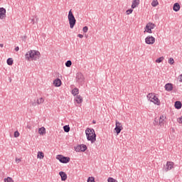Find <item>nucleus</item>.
Returning a JSON list of instances; mask_svg holds the SVG:
<instances>
[{"instance_id": "1", "label": "nucleus", "mask_w": 182, "mask_h": 182, "mask_svg": "<svg viewBox=\"0 0 182 182\" xmlns=\"http://www.w3.org/2000/svg\"><path fill=\"white\" fill-rule=\"evenodd\" d=\"M26 60H38L41 58V53L38 50H31L25 55Z\"/></svg>"}, {"instance_id": "2", "label": "nucleus", "mask_w": 182, "mask_h": 182, "mask_svg": "<svg viewBox=\"0 0 182 182\" xmlns=\"http://www.w3.org/2000/svg\"><path fill=\"white\" fill-rule=\"evenodd\" d=\"M85 134L88 141H91V143H95L96 141V133L95 132V129L87 128Z\"/></svg>"}, {"instance_id": "3", "label": "nucleus", "mask_w": 182, "mask_h": 182, "mask_svg": "<svg viewBox=\"0 0 182 182\" xmlns=\"http://www.w3.org/2000/svg\"><path fill=\"white\" fill-rule=\"evenodd\" d=\"M68 21L70 29H73V28H75V26L76 25V18H75V16L72 12V9L70 10L68 12Z\"/></svg>"}, {"instance_id": "4", "label": "nucleus", "mask_w": 182, "mask_h": 182, "mask_svg": "<svg viewBox=\"0 0 182 182\" xmlns=\"http://www.w3.org/2000/svg\"><path fill=\"white\" fill-rule=\"evenodd\" d=\"M147 98L150 102H152V103H154V105H157V106H160V100L156 95L153 93H149L147 95Z\"/></svg>"}, {"instance_id": "5", "label": "nucleus", "mask_w": 182, "mask_h": 182, "mask_svg": "<svg viewBox=\"0 0 182 182\" xmlns=\"http://www.w3.org/2000/svg\"><path fill=\"white\" fill-rule=\"evenodd\" d=\"M57 160H59V161L63 164H66L70 161V158L64 156L63 155H58L57 156Z\"/></svg>"}, {"instance_id": "6", "label": "nucleus", "mask_w": 182, "mask_h": 182, "mask_svg": "<svg viewBox=\"0 0 182 182\" xmlns=\"http://www.w3.org/2000/svg\"><path fill=\"white\" fill-rule=\"evenodd\" d=\"M156 28V24L149 22L146 24V26H145V32H147V33H153V31H151V29H154Z\"/></svg>"}, {"instance_id": "7", "label": "nucleus", "mask_w": 182, "mask_h": 182, "mask_svg": "<svg viewBox=\"0 0 182 182\" xmlns=\"http://www.w3.org/2000/svg\"><path fill=\"white\" fill-rule=\"evenodd\" d=\"M75 79L76 82L80 85H82V83L85 82V76H83V74H82V73H77L76 74Z\"/></svg>"}, {"instance_id": "8", "label": "nucleus", "mask_w": 182, "mask_h": 182, "mask_svg": "<svg viewBox=\"0 0 182 182\" xmlns=\"http://www.w3.org/2000/svg\"><path fill=\"white\" fill-rule=\"evenodd\" d=\"M122 129H123V125L122 124V123L116 121L114 130L117 134H120V132H122Z\"/></svg>"}, {"instance_id": "9", "label": "nucleus", "mask_w": 182, "mask_h": 182, "mask_svg": "<svg viewBox=\"0 0 182 182\" xmlns=\"http://www.w3.org/2000/svg\"><path fill=\"white\" fill-rule=\"evenodd\" d=\"M173 168H174V162L167 161L166 165L164 170V171L167 172V171H170V170H171Z\"/></svg>"}, {"instance_id": "10", "label": "nucleus", "mask_w": 182, "mask_h": 182, "mask_svg": "<svg viewBox=\"0 0 182 182\" xmlns=\"http://www.w3.org/2000/svg\"><path fill=\"white\" fill-rule=\"evenodd\" d=\"M87 149V146L85 144H80V145H77V146L75 147V151H86V150Z\"/></svg>"}, {"instance_id": "11", "label": "nucleus", "mask_w": 182, "mask_h": 182, "mask_svg": "<svg viewBox=\"0 0 182 182\" xmlns=\"http://www.w3.org/2000/svg\"><path fill=\"white\" fill-rule=\"evenodd\" d=\"M145 42L147 45H153V43L156 42V38L153 36H149L145 38Z\"/></svg>"}, {"instance_id": "12", "label": "nucleus", "mask_w": 182, "mask_h": 182, "mask_svg": "<svg viewBox=\"0 0 182 182\" xmlns=\"http://www.w3.org/2000/svg\"><path fill=\"white\" fill-rule=\"evenodd\" d=\"M166 119V116L161 115L159 118H158L159 121V125L161 127L164 126L166 121L164 120Z\"/></svg>"}, {"instance_id": "13", "label": "nucleus", "mask_w": 182, "mask_h": 182, "mask_svg": "<svg viewBox=\"0 0 182 182\" xmlns=\"http://www.w3.org/2000/svg\"><path fill=\"white\" fill-rule=\"evenodd\" d=\"M6 16V9L5 8H0V19H4Z\"/></svg>"}, {"instance_id": "14", "label": "nucleus", "mask_w": 182, "mask_h": 182, "mask_svg": "<svg viewBox=\"0 0 182 182\" xmlns=\"http://www.w3.org/2000/svg\"><path fill=\"white\" fill-rule=\"evenodd\" d=\"M164 87H165V90H166V92H171V90H173V89H174V87H173L172 83H166Z\"/></svg>"}, {"instance_id": "15", "label": "nucleus", "mask_w": 182, "mask_h": 182, "mask_svg": "<svg viewBox=\"0 0 182 182\" xmlns=\"http://www.w3.org/2000/svg\"><path fill=\"white\" fill-rule=\"evenodd\" d=\"M59 174L61 177L62 181H66V180H68V175L66 174V173H65L63 171H60Z\"/></svg>"}, {"instance_id": "16", "label": "nucleus", "mask_w": 182, "mask_h": 182, "mask_svg": "<svg viewBox=\"0 0 182 182\" xmlns=\"http://www.w3.org/2000/svg\"><path fill=\"white\" fill-rule=\"evenodd\" d=\"M140 5V0H134L132 1V8L134 9V8H137Z\"/></svg>"}, {"instance_id": "17", "label": "nucleus", "mask_w": 182, "mask_h": 182, "mask_svg": "<svg viewBox=\"0 0 182 182\" xmlns=\"http://www.w3.org/2000/svg\"><path fill=\"white\" fill-rule=\"evenodd\" d=\"M53 83L56 87H60V85H62V81L60 80V79L57 78L53 81Z\"/></svg>"}, {"instance_id": "18", "label": "nucleus", "mask_w": 182, "mask_h": 182, "mask_svg": "<svg viewBox=\"0 0 182 182\" xmlns=\"http://www.w3.org/2000/svg\"><path fill=\"white\" fill-rule=\"evenodd\" d=\"M173 9L175 12H178L180 11V4L175 3L173 4Z\"/></svg>"}, {"instance_id": "19", "label": "nucleus", "mask_w": 182, "mask_h": 182, "mask_svg": "<svg viewBox=\"0 0 182 182\" xmlns=\"http://www.w3.org/2000/svg\"><path fill=\"white\" fill-rule=\"evenodd\" d=\"M75 102L78 105H80V103H82V102H83V98H82V96H80V95H77L75 97Z\"/></svg>"}, {"instance_id": "20", "label": "nucleus", "mask_w": 182, "mask_h": 182, "mask_svg": "<svg viewBox=\"0 0 182 182\" xmlns=\"http://www.w3.org/2000/svg\"><path fill=\"white\" fill-rule=\"evenodd\" d=\"M174 106H175V109H181V107H182L181 102L176 101Z\"/></svg>"}, {"instance_id": "21", "label": "nucleus", "mask_w": 182, "mask_h": 182, "mask_svg": "<svg viewBox=\"0 0 182 182\" xmlns=\"http://www.w3.org/2000/svg\"><path fill=\"white\" fill-rule=\"evenodd\" d=\"M38 133H39V134L43 135L46 133V129H45V127H43L38 129Z\"/></svg>"}, {"instance_id": "22", "label": "nucleus", "mask_w": 182, "mask_h": 182, "mask_svg": "<svg viewBox=\"0 0 182 182\" xmlns=\"http://www.w3.org/2000/svg\"><path fill=\"white\" fill-rule=\"evenodd\" d=\"M72 95H73V96H76V95H79V89L75 87L72 90Z\"/></svg>"}, {"instance_id": "23", "label": "nucleus", "mask_w": 182, "mask_h": 182, "mask_svg": "<svg viewBox=\"0 0 182 182\" xmlns=\"http://www.w3.org/2000/svg\"><path fill=\"white\" fill-rule=\"evenodd\" d=\"M63 130L65 133H69V132H70V127H69V125H65L63 127Z\"/></svg>"}, {"instance_id": "24", "label": "nucleus", "mask_w": 182, "mask_h": 182, "mask_svg": "<svg viewBox=\"0 0 182 182\" xmlns=\"http://www.w3.org/2000/svg\"><path fill=\"white\" fill-rule=\"evenodd\" d=\"M45 102V99L43 97H40L39 99L37 100L36 103L37 105H42Z\"/></svg>"}, {"instance_id": "25", "label": "nucleus", "mask_w": 182, "mask_h": 182, "mask_svg": "<svg viewBox=\"0 0 182 182\" xmlns=\"http://www.w3.org/2000/svg\"><path fill=\"white\" fill-rule=\"evenodd\" d=\"M37 157L38 159H43V157H45V154L42 151H38Z\"/></svg>"}, {"instance_id": "26", "label": "nucleus", "mask_w": 182, "mask_h": 182, "mask_svg": "<svg viewBox=\"0 0 182 182\" xmlns=\"http://www.w3.org/2000/svg\"><path fill=\"white\" fill-rule=\"evenodd\" d=\"M7 65H9V66H12V65H14V60L11 58H8Z\"/></svg>"}, {"instance_id": "27", "label": "nucleus", "mask_w": 182, "mask_h": 182, "mask_svg": "<svg viewBox=\"0 0 182 182\" xmlns=\"http://www.w3.org/2000/svg\"><path fill=\"white\" fill-rule=\"evenodd\" d=\"M164 60V57H160L156 60V63H161Z\"/></svg>"}, {"instance_id": "28", "label": "nucleus", "mask_w": 182, "mask_h": 182, "mask_svg": "<svg viewBox=\"0 0 182 182\" xmlns=\"http://www.w3.org/2000/svg\"><path fill=\"white\" fill-rule=\"evenodd\" d=\"M66 68H70L72 66V61L70 60L65 63Z\"/></svg>"}, {"instance_id": "29", "label": "nucleus", "mask_w": 182, "mask_h": 182, "mask_svg": "<svg viewBox=\"0 0 182 182\" xmlns=\"http://www.w3.org/2000/svg\"><path fill=\"white\" fill-rule=\"evenodd\" d=\"M4 182H14V179L11 177H7L4 178Z\"/></svg>"}, {"instance_id": "30", "label": "nucleus", "mask_w": 182, "mask_h": 182, "mask_svg": "<svg viewBox=\"0 0 182 182\" xmlns=\"http://www.w3.org/2000/svg\"><path fill=\"white\" fill-rule=\"evenodd\" d=\"M151 5L153 6H157V5H159V1L157 0H153L151 2Z\"/></svg>"}, {"instance_id": "31", "label": "nucleus", "mask_w": 182, "mask_h": 182, "mask_svg": "<svg viewBox=\"0 0 182 182\" xmlns=\"http://www.w3.org/2000/svg\"><path fill=\"white\" fill-rule=\"evenodd\" d=\"M159 124V118L156 117L154 121V126H157Z\"/></svg>"}, {"instance_id": "32", "label": "nucleus", "mask_w": 182, "mask_h": 182, "mask_svg": "<svg viewBox=\"0 0 182 182\" xmlns=\"http://www.w3.org/2000/svg\"><path fill=\"white\" fill-rule=\"evenodd\" d=\"M168 62L171 65H173L174 64V59L173 58H170Z\"/></svg>"}, {"instance_id": "33", "label": "nucleus", "mask_w": 182, "mask_h": 182, "mask_svg": "<svg viewBox=\"0 0 182 182\" xmlns=\"http://www.w3.org/2000/svg\"><path fill=\"white\" fill-rule=\"evenodd\" d=\"M87 182H95V177H89L87 179Z\"/></svg>"}, {"instance_id": "34", "label": "nucleus", "mask_w": 182, "mask_h": 182, "mask_svg": "<svg viewBox=\"0 0 182 182\" xmlns=\"http://www.w3.org/2000/svg\"><path fill=\"white\" fill-rule=\"evenodd\" d=\"M126 13H127V15H130V14L133 13V9H129L127 10Z\"/></svg>"}, {"instance_id": "35", "label": "nucleus", "mask_w": 182, "mask_h": 182, "mask_svg": "<svg viewBox=\"0 0 182 182\" xmlns=\"http://www.w3.org/2000/svg\"><path fill=\"white\" fill-rule=\"evenodd\" d=\"M82 31H83L84 33H86V32H87V31H89V28L87 26H84L82 28Z\"/></svg>"}, {"instance_id": "36", "label": "nucleus", "mask_w": 182, "mask_h": 182, "mask_svg": "<svg viewBox=\"0 0 182 182\" xmlns=\"http://www.w3.org/2000/svg\"><path fill=\"white\" fill-rule=\"evenodd\" d=\"M14 137H19V132L18 131L14 132Z\"/></svg>"}, {"instance_id": "37", "label": "nucleus", "mask_w": 182, "mask_h": 182, "mask_svg": "<svg viewBox=\"0 0 182 182\" xmlns=\"http://www.w3.org/2000/svg\"><path fill=\"white\" fill-rule=\"evenodd\" d=\"M16 163H21V159L20 158H16Z\"/></svg>"}, {"instance_id": "38", "label": "nucleus", "mask_w": 182, "mask_h": 182, "mask_svg": "<svg viewBox=\"0 0 182 182\" xmlns=\"http://www.w3.org/2000/svg\"><path fill=\"white\" fill-rule=\"evenodd\" d=\"M30 21H31V23H32L33 25L35 24V19L31 18Z\"/></svg>"}, {"instance_id": "39", "label": "nucleus", "mask_w": 182, "mask_h": 182, "mask_svg": "<svg viewBox=\"0 0 182 182\" xmlns=\"http://www.w3.org/2000/svg\"><path fill=\"white\" fill-rule=\"evenodd\" d=\"M36 105H38V103H36V102H34L31 103V106H33V107L36 106Z\"/></svg>"}, {"instance_id": "40", "label": "nucleus", "mask_w": 182, "mask_h": 182, "mask_svg": "<svg viewBox=\"0 0 182 182\" xmlns=\"http://www.w3.org/2000/svg\"><path fill=\"white\" fill-rule=\"evenodd\" d=\"M77 37H78V38H80V39H82V38H83V35H82V34H78V35H77Z\"/></svg>"}, {"instance_id": "41", "label": "nucleus", "mask_w": 182, "mask_h": 182, "mask_svg": "<svg viewBox=\"0 0 182 182\" xmlns=\"http://www.w3.org/2000/svg\"><path fill=\"white\" fill-rule=\"evenodd\" d=\"M15 50H16V52H18V50H19V47L18 46L16 47Z\"/></svg>"}, {"instance_id": "42", "label": "nucleus", "mask_w": 182, "mask_h": 182, "mask_svg": "<svg viewBox=\"0 0 182 182\" xmlns=\"http://www.w3.org/2000/svg\"><path fill=\"white\" fill-rule=\"evenodd\" d=\"M92 123H93V124H96V121H95V120H93V121H92Z\"/></svg>"}, {"instance_id": "43", "label": "nucleus", "mask_w": 182, "mask_h": 182, "mask_svg": "<svg viewBox=\"0 0 182 182\" xmlns=\"http://www.w3.org/2000/svg\"><path fill=\"white\" fill-rule=\"evenodd\" d=\"M0 48H4V44H0Z\"/></svg>"}, {"instance_id": "44", "label": "nucleus", "mask_w": 182, "mask_h": 182, "mask_svg": "<svg viewBox=\"0 0 182 182\" xmlns=\"http://www.w3.org/2000/svg\"><path fill=\"white\" fill-rule=\"evenodd\" d=\"M180 77H181V81L182 82V74L180 75Z\"/></svg>"}, {"instance_id": "45", "label": "nucleus", "mask_w": 182, "mask_h": 182, "mask_svg": "<svg viewBox=\"0 0 182 182\" xmlns=\"http://www.w3.org/2000/svg\"><path fill=\"white\" fill-rule=\"evenodd\" d=\"M28 129H31V127L30 126H27Z\"/></svg>"}, {"instance_id": "46", "label": "nucleus", "mask_w": 182, "mask_h": 182, "mask_svg": "<svg viewBox=\"0 0 182 182\" xmlns=\"http://www.w3.org/2000/svg\"><path fill=\"white\" fill-rule=\"evenodd\" d=\"M36 21H38V18H36Z\"/></svg>"}]
</instances>
